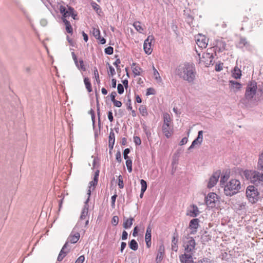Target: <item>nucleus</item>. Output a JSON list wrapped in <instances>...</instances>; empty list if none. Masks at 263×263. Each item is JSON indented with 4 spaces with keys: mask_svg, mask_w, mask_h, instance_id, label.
<instances>
[{
    "mask_svg": "<svg viewBox=\"0 0 263 263\" xmlns=\"http://www.w3.org/2000/svg\"><path fill=\"white\" fill-rule=\"evenodd\" d=\"M177 74L188 83H193L196 74L195 66L193 63L187 62L180 65L177 69Z\"/></svg>",
    "mask_w": 263,
    "mask_h": 263,
    "instance_id": "1",
    "label": "nucleus"
},
{
    "mask_svg": "<svg viewBox=\"0 0 263 263\" xmlns=\"http://www.w3.org/2000/svg\"><path fill=\"white\" fill-rule=\"evenodd\" d=\"M240 188V182L238 180L231 179L224 185V193L226 196L231 197L239 192Z\"/></svg>",
    "mask_w": 263,
    "mask_h": 263,
    "instance_id": "2",
    "label": "nucleus"
},
{
    "mask_svg": "<svg viewBox=\"0 0 263 263\" xmlns=\"http://www.w3.org/2000/svg\"><path fill=\"white\" fill-rule=\"evenodd\" d=\"M257 186L250 185L246 189V196L249 201L252 204L256 203L260 198V193Z\"/></svg>",
    "mask_w": 263,
    "mask_h": 263,
    "instance_id": "3",
    "label": "nucleus"
},
{
    "mask_svg": "<svg viewBox=\"0 0 263 263\" xmlns=\"http://www.w3.org/2000/svg\"><path fill=\"white\" fill-rule=\"evenodd\" d=\"M257 83L255 81L248 82L245 93V98L242 100L244 102L251 101L255 96L257 90Z\"/></svg>",
    "mask_w": 263,
    "mask_h": 263,
    "instance_id": "4",
    "label": "nucleus"
},
{
    "mask_svg": "<svg viewBox=\"0 0 263 263\" xmlns=\"http://www.w3.org/2000/svg\"><path fill=\"white\" fill-rule=\"evenodd\" d=\"M219 198L218 195L213 192L210 193L205 197L204 201L209 208H214L219 206Z\"/></svg>",
    "mask_w": 263,
    "mask_h": 263,
    "instance_id": "5",
    "label": "nucleus"
},
{
    "mask_svg": "<svg viewBox=\"0 0 263 263\" xmlns=\"http://www.w3.org/2000/svg\"><path fill=\"white\" fill-rule=\"evenodd\" d=\"M236 47L243 51L245 49L249 51H251L253 50V46L247 41V39L243 36L240 37L239 41L236 44Z\"/></svg>",
    "mask_w": 263,
    "mask_h": 263,
    "instance_id": "6",
    "label": "nucleus"
},
{
    "mask_svg": "<svg viewBox=\"0 0 263 263\" xmlns=\"http://www.w3.org/2000/svg\"><path fill=\"white\" fill-rule=\"evenodd\" d=\"M212 49L210 48L207 50L206 52H204L202 54V58L204 60L203 62L206 67H209L211 65H213L214 62L213 61L214 57L212 53Z\"/></svg>",
    "mask_w": 263,
    "mask_h": 263,
    "instance_id": "7",
    "label": "nucleus"
},
{
    "mask_svg": "<svg viewBox=\"0 0 263 263\" xmlns=\"http://www.w3.org/2000/svg\"><path fill=\"white\" fill-rule=\"evenodd\" d=\"M59 11L62 15V18L66 19L67 17H69L71 16L72 12H74V8L68 5L66 7L61 5L59 7Z\"/></svg>",
    "mask_w": 263,
    "mask_h": 263,
    "instance_id": "8",
    "label": "nucleus"
},
{
    "mask_svg": "<svg viewBox=\"0 0 263 263\" xmlns=\"http://www.w3.org/2000/svg\"><path fill=\"white\" fill-rule=\"evenodd\" d=\"M183 243L184 248V251L186 253H193L196 245L194 238H191V240H188L187 241Z\"/></svg>",
    "mask_w": 263,
    "mask_h": 263,
    "instance_id": "9",
    "label": "nucleus"
},
{
    "mask_svg": "<svg viewBox=\"0 0 263 263\" xmlns=\"http://www.w3.org/2000/svg\"><path fill=\"white\" fill-rule=\"evenodd\" d=\"M154 40L153 35H149L147 38L144 41L143 45V49L146 54H150L152 52V42Z\"/></svg>",
    "mask_w": 263,
    "mask_h": 263,
    "instance_id": "10",
    "label": "nucleus"
},
{
    "mask_svg": "<svg viewBox=\"0 0 263 263\" xmlns=\"http://www.w3.org/2000/svg\"><path fill=\"white\" fill-rule=\"evenodd\" d=\"M200 220L198 218H193L190 220L189 228L191 230L190 234L195 235L199 227Z\"/></svg>",
    "mask_w": 263,
    "mask_h": 263,
    "instance_id": "11",
    "label": "nucleus"
},
{
    "mask_svg": "<svg viewBox=\"0 0 263 263\" xmlns=\"http://www.w3.org/2000/svg\"><path fill=\"white\" fill-rule=\"evenodd\" d=\"M221 174L220 170H218L214 172L212 176L210 178L208 184V187L212 188L217 183L218 179Z\"/></svg>",
    "mask_w": 263,
    "mask_h": 263,
    "instance_id": "12",
    "label": "nucleus"
},
{
    "mask_svg": "<svg viewBox=\"0 0 263 263\" xmlns=\"http://www.w3.org/2000/svg\"><path fill=\"white\" fill-rule=\"evenodd\" d=\"M226 43L225 42H224L222 40H217L216 41V45L213 47V51H214V52L216 53V52H222L225 50H226Z\"/></svg>",
    "mask_w": 263,
    "mask_h": 263,
    "instance_id": "13",
    "label": "nucleus"
},
{
    "mask_svg": "<svg viewBox=\"0 0 263 263\" xmlns=\"http://www.w3.org/2000/svg\"><path fill=\"white\" fill-rule=\"evenodd\" d=\"M203 141V131L199 130L198 132V135L192 142L190 146L188 148V151H191L196 145H201Z\"/></svg>",
    "mask_w": 263,
    "mask_h": 263,
    "instance_id": "14",
    "label": "nucleus"
},
{
    "mask_svg": "<svg viewBox=\"0 0 263 263\" xmlns=\"http://www.w3.org/2000/svg\"><path fill=\"white\" fill-rule=\"evenodd\" d=\"M193 253H185L179 256L181 263H193Z\"/></svg>",
    "mask_w": 263,
    "mask_h": 263,
    "instance_id": "15",
    "label": "nucleus"
},
{
    "mask_svg": "<svg viewBox=\"0 0 263 263\" xmlns=\"http://www.w3.org/2000/svg\"><path fill=\"white\" fill-rule=\"evenodd\" d=\"M190 206L192 209H187L186 215L191 217H196L200 213L198 206L195 204H192Z\"/></svg>",
    "mask_w": 263,
    "mask_h": 263,
    "instance_id": "16",
    "label": "nucleus"
},
{
    "mask_svg": "<svg viewBox=\"0 0 263 263\" xmlns=\"http://www.w3.org/2000/svg\"><path fill=\"white\" fill-rule=\"evenodd\" d=\"M208 39L204 35H200V37L196 40L197 45L201 48H205L208 45Z\"/></svg>",
    "mask_w": 263,
    "mask_h": 263,
    "instance_id": "17",
    "label": "nucleus"
},
{
    "mask_svg": "<svg viewBox=\"0 0 263 263\" xmlns=\"http://www.w3.org/2000/svg\"><path fill=\"white\" fill-rule=\"evenodd\" d=\"M164 252H165L164 246L163 244L161 243L159 246L157 257L156 259V261L157 263H160L161 261V260L163 259V255L164 254Z\"/></svg>",
    "mask_w": 263,
    "mask_h": 263,
    "instance_id": "18",
    "label": "nucleus"
},
{
    "mask_svg": "<svg viewBox=\"0 0 263 263\" xmlns=\"http://www.w3.org/2000/svg\"><path fill=\"white\" fill-rule=\"evenodd\" d=\"M134 221L135 219L133 217H130L129 218H127L126 217H124L123 227L125 229H130L132 227Z\"/></svg>",
    "mask_w": 263,
    "mask_h": 263,
    "instance_id": "19",
    "label": "nucleus"
},
{
    "mask_svg": "<svg viewBox=\"0 0 263 263\" xmlns=\"http://www.w3.org/2000/svg\"><path fill=\"white\" fill-rule=\"evenodd\" d=\"M178 234L177 232V230H175V232L173 233V238L172 240V250L175 252H177L178 250Z\"/></svg>",
    "mask_w": 263,
    "mask_h": 263,
    "instance_id": "20",
    "label": "nucleus"
},
{
    "mask_svg": "<svg viewBox=\"0 0 263 263\" xmlns=\"http://www.w3.org/2000/svg\"><path fill=\"white\" fill-rule=\"evenodd\" d=\"M229 85L230 88L233 89V91L235 92L239 90L242 87L241 83L233 80L229 81Z\"/></svg>",
    "mask_w": 263,
    "mask_h": 263,
    "instance_id": "21",
    "label": "nucleus"
},
{
    "mask_svg": "<svg viewBox=\"0 0 263 263\" xmlns=\"http://www.w3.org/2000/svg\"><path fill=\"white\" fill-rule=\"evenodd\" d=\"M72 233L68 237L67 240L71 243H75L79 240L80 235L78 232H76L74 234H72Z\"/></svg>",
    "mask_w": 263,
    "mask_h": 263,
    "instance_id": "22",
    "label": "nucleus"
},
{
    "mask_svg": "<svg viewBox=\"0 0 263 263\" xmlns=\"http://www.w3.org/2000/svg\"><path fill=\"white\" fill-rule=\"evenodd\" d=\"M100 171L99 170H97L94 175L93 180L90 181L89 182L90 186L89 188L90 189L91 186H93V190L95 189L96 187V186L98 184V179H99V176Z\"/></svg>",
    "mask_w": 263,
    "mask_h": 263,
    "instance_id": "23",
    "label": "nucleus"
},
{
    "mask_svg": "<svg viewBox=\"0 0 263 263\" xmlns=\"http://www.w3.org/2000/svg\"><path fill=\"white\" fill-rule=\"evenodd\" d=\"M87 195H88V198L84 202V206H83L82 212H85V213H86L88 214V209H89L88 202L90 200V197L91 195V191H90V189L87 191Z\"/></svg>",
    "mask_w": 263,
    "mask_h": 263,
    "instance_id": "24",
    "label": "nucleus"
},
{
    "mask_svg": "<svg viewBox=\"0 0 263 263\" xmlns=\"http://www.w3.org/2000/svg\"><path fill=\"white\" fill-rule=\"evenodd\" d=\"M62 21L65 25V28L66 31L70 34H72L73 32V29L71 25V24L69 21L64 18H62Z\"/></svg>",
    "mask_w": 263,
    "mask_h": 263,
    "instance_id": "25",
    "label": "nucleus"
},
{
    "mask_svg": "<svg viewBox=\"0 0 263 263\" xmlns=\"http://www.w3.org/2000/svg\"><path fill=\"white\" fill-rule=\"evenodd\" d=\"M232 73L233 77L236 79H240L241 76V71L237 67H234Z\"/></svg>",
    "mask_w": 263,
    "mask_h": 263,
    "instance_id": "26",
    "label": "nucleus"
},
{
    "mask_svg": "<svg viewBox=\"0 0 263 263\" xmlns=\"http://www.w3.org/2000/svg\"><path fill=\"white\" fill-rule=\"evenodd\" d=\"M69 251L70 249H67L66 251L61 250L58 256L57 260L61 261Z\"/></svg>",
    "mask_w": 263,
    "mask_h": 263,
    "instance_id": "27",
    "label": "nucleus"
},
{
    "mask_svg": "<svg viewBox=\"0 0 263 263\" xmlns=\"http://www.w3.org/2000/svg\"><path fill=\"white\" fill-rule=\"evenodd\" d=\"M84 82L86 88L89 92L92 91L91 84L88 78L85 77L84 79Z\"/></svg>",
    "mask_w": 263,
    "mask_h": 263,
    "instance_id": "28",
    "label": "nucleus"
},
{
    "mask_svg": "<svg viewBox=\"0 0 263 263\" xmlns=\"http://www.w3.org/2000/svg\"><path fill=\"white\" fill-rule=\"evenodd\" d=\"M128 246L130 249L136 251L138 248V244L135 239L131 240L128 242Z\"/></svg>",
    "mask_w": 263,
    "mask_h": 263,
    "instance_id": "29",
    "label": "nucleus"
},
{
    "mask_svg": "<svg viewBox=\"0 0 263 263\" xmlns=\"http://www.w3.org/2000/svg\"><path fill=\"white\" fill-rule=\"evenodd\" d=\"M170 125L166 124H163L162 126V132L166 137L168 138L170 136V133L168 130Z\"/></svg>",
    "mask_w": 263,
    "mask_h": 263,
    "instance_id": "30",
    "label": "nucleus"
},
{
    "mask_svg": "<svg viewBox=\"0 0 263 263\" xmlns=\"http://www.w3.org/2000/svg\"><path fill=\"white\" fill-rule=\"evenodd\" d=\"M133 26L136 30L140 33H142L144 30L143 27L141 26V23L139 22H134Z\"/></svg>",
    "mask_w": 263,
    "mask_h": 263,
    "instance_id": "31",
    "label": "nucleus"
},
{
    "mask_svg": "<svg viewBox=\"0 0 263 263\" xmlns=\"http://www.w3.org/2000/svg\"><path fill=\"white\" fill-rule=\"evenodd\" d=\"M229 177H230L229 174H227V173H226L223 175H222L221 176V178H220V184L221 185H224L225 183L227 181Z\"/></svg>",
    "mask_w": 263,
    "mask_h": 263,
    "instance_id": "32",
    "label": "nucleus"
},
{
    "mask_svg": "<svg viewBox=\"0 0 263 263\" xmlns=\"http://www.w3.org/2000/svg\"><path fill=\"white\" fill-rule=\"evenodd\" d=\"M76 66L79 70H81L83 71H85L86 70V67L84 63V61L82 59L79 60V61L78 63V66Z\"/></svg>",
    "mask_w": 263,
    "mask_h": 263,
    "instance_id": "33",
    "label": "nucleus"
},
{
    "mask_svg": "<svg viewBox=\"0 0 263 263\" xmlns=\"http://www.w3.org/2000/svg\"><path fill=\"white\" fill-rule=\"evenodd\" d=\"M153 69L154 70V76H155V79L158 82H160L162 81V79L160 77L158 71L155 68L154 66H153Z\"/></svg>",
    "mask_w": 263,
    "mask_h": 263,
    "instance_id": "34",
    "label": "nucleus"
},
{
    "mask_svg": "<svg viewBox=\"0 0 263 263\" xmlns=\"http://www.w3.org/2000/svg\"><path fill=\"white\" fill-rule=\"evenodd\" d=\"M108 143H115V133L114 132V130H113V129L112 128H111L110 129V133H109V137H108Z\"/></svg>",
    "mask_w": 263,
    "mask_h": 263,
    "instance_id": "35",
    "label": "nucleus"
},
{
    "mask_svg": "<svg viewBox=\"0 0 263 263\" xmlns=\"http://www.w3.org/2000/svg\"><path fill=\"white\" fill-rule=\"evenodd\" d=\"M139 111L142 116H146L148 115L147 109L145 106L141 105L139 108Z\"/></svg>",
    "mask_w": 263,
    "mask_h": 263,
    "instance_id": "36",
    "label": "nucleus"
},
{
    "mask_svg": "<svg viewBox=\"0 0 263 263\" xmlns=\"http://www.w3.org/2000/svg\"><path fill=\"white\" fill-rule=\"evenodd\" d=\"M151 232H152V229L151 228V226H148L146 229L145 239L151 240V237H152Z\"/></svg>",
    "mask_w": 263,
    "mask_h": 263,
    "instance_id": "37",
    "label": "nucleus"
},
{
    "mask_svg": "<svg viewBox=\"0 0 263 263\" xmlns=\"http://www.w3.org/2000/svg\"><path fill=\"white\" fill-rule=\"evenodd\" d=\"M91 6L97 13H99V12H101V9L100 8V6L98 5L96 2H91Z\"/></svg>",
    "mask_w": 263,
    "mask_h": 263,
    "instance_id": "38",
    "label": "nucleus"
},
{
    "mask_svg": "<svg viewBox=\"0 0 263 263\" xmlns=\"http://www.w3.org/2000/svg\"><path fill=\"white\" fill-rule=\"evenodd\" d=\"M126 165L129 173H131L133 171L132 168V160L130 159H126Z\"/></svg>",
    "mask_w": 263,
    "mask_h": 263,
    "instance_id": "39",
    "label": "nucleus"
},
{
    "mask_svg": "<svg viewBox=\"0 0 263 263\" xmlns=\"http://www.w3.org/2000/svg\"><path fill=\"white\" fill-rule=\"evenodd\" d=\"M163 124H169L171 122V119L170 115L168 113H165L163 115Z\"/></svg>",
    "mask_w": 263,
    "mask_h": 263,
    "instance_id": "40",
    "label": "nucleus"
},
{
    "mask_svg": "<svg viewBox=\"0 0 263 263\" xmlns=\"http://www.w3.org/2000/svg\"><path fill=\"white\" fill-rule=\"evenodd\" d=\"M142 71V68H141L140 67H138V66H136L135 67L133 68V72L134 74V76L136 77V76H140L141 74H140V71Z\"/></svg>",
    "mask_w": 263,
    "mask_h": 263,
    "instance_id": "41",
    "label": "nucleus"
},
{
    "mask_svg": "<svg viewBox=\"0 0 263 263\" xmlns=\"http://www.w3.org/2000/svg\"><path fill=\"white\" fill-rule=\"evenodd\" d=\"M140 184L141 185V190H142V192H145L147 187L146 181L144 179H141Z\"/></svg>",
    "mask_w": 263,
    "mask_h": 263,
    "instance_id": "42",
    "label": "nucleus"
},
{
    "mask_svg": "<svg viewBox=\"0 0 263 263\" xmlns=\"http://www.w3.org/2000/svg\"><path fill=\"white\" fill-rule=\"evenodd\" d=\"M121 63V61L120 59L118 58L116 60V61L113 63L114 65L116 66L117 68V72L118 73H120L121 71V69L120 68V66H119V64Z\"/></svg>",
    "mask_w": 263,
    "mask_h": 263,
    "instance_id": "43",
    "label": "nucleus"
},
{
    "mask_svg": "<svg viewBox=\"0 0 263 263\" xmlns=\"http://www.w3.org/2000/svg\"><path fill=\"white\" fill-rule=\"evenodd\" d=\"M206 233L207 232L205 231L204 233L201 236V239L202 240V241L208 242L209 240H211V236H210L209 235H206Z\"/></svg>",
    "mask_w": 263,
    "mask_h": 263,
    "instance_id": "44",
    "label": "nucleus"
},
{
    "mask_svg": "<svg viewBox=\"0 0 263 263\" xmlns=\"http://www.w3.org/2000/svg\"><path fill=\"white\" fill-rule=\"evenodd\" d=\"M105 53L107 55H111L114 52V48L111 46H108L104 50Z\"/></svg>",
    "mask_w": 263,
    "mask_h": 263,
    "instance_id": "45",
    "label": "nucleus"
},
{
    "mask_svg": "<svg viewBox=\"0 0 263 263\" xmlns=\"http://www.w3.org/2000/svg\"><path fill=\"white\" fill-rule=\"evenodd\" d=\"M93 72H94V75H95L96 81H97V83L99 84L100 83V80L99 79V72H98V69L96 67H94Z\"/></svg>",
    "mask_w": 263,
    "mask_h": 263,
    "instance_id": "46",
    "label": "nucleus"
},
{
    "mask_svg": "<svg viewBox=\"0 0 263 263\" xmlns=\"http://www.w3.org/2000/svg\"><path fill=\"white\" fill-rule=\"evenodd\" d=\"M257 87L258 92L260 93V97L261 99H263V83L258 85Z\"/></svg>",
    "mask_w": 263,
    "mask_h": 263,
    "instance_id": "47",
    "label": "nucleus"
},
{
    "mask_svg": "<svg viewBox=\"0 0 263 263\" xmlns=\"http://www.w3.org/2000/svg\"><path fill=\"white\" fill-rule=\"evenodd\" d=\"M92 33L93 36L96 37V39L97 38L100 37V31L99 29L93 28L92 31Z\"/></svg>",
    "mask_w": 263,
    "mask_h": 263,
    "instance_id": "48",
    "label": "nucleus"
},
{
    "mask_svg": "<svg viewBox=\"0 0 263 263\" xmlns=\"http://www.w3.org/2000/svg\"><path fill=\"white\" fill-rule=\"evenodd\" d=\"M130 152V150L129 148H126L124 150L123 154L124 159L126 160L130 159L129 157L128 156V154H129Z\"/></svg>",
    "mask_w": 263,
    "mask_h": 263,
    "instance_id": "49",
    "label": "nucleus"
},
{
    "mask_svg": "<svg viewBox=\"0 0 263 263\" xmlns=\"http://www.w3.org/2000/svg\"><path fill=\"white\" fill-rule=\"evenodd\" d=\"M118 186L120 189H123L124 187L123 180L121 175H119L118 177Z\"/></svg>",
    "mask_w": 263,
    "mask_h": 263,
    "instance_id": "50",
    "label": "nucleus"
},
{
    "mask_svg": "<svg viewBox=\"0 0 263 263\" xmlns=\"http://www.w3.org/2000/svg\"><path fill=\"white\" fill-rule=\"evenodd\" d=\"M117 196V195L115 194L111 197V206L112 209L115 208V202Z\"/></svg>",
    "mask_w": 263,
    "mask_h": 263,
    "instance_id": "51",
    "label": "nucleus"
},
{
    "mask_svg": "<svg viewBox=\"0 0 263 263\" xmlns=\"http://www.w3.org/2000/svg\"><path fill=\"white\" fill-rule=\"evenodd\" d=\"M118 92L120 95H122L124 92V86L121 84H118L117 86Z\"/></svg>",
    "mask_w": 263,
    "mask_h": 263,
    "instance_id": "52",
    "label": "nucleus"
},
{
    "mask_svg": "<svg viewBox=\"0 0 263 263\" xmlns=\"http://www.w3.org/2000/svg\"><path fill=\"white\" fill-rule=\"evenodd\" d=\"M127 97L128 98V100H127V102L126 103L127 109L128 110H132V103H131V99L130 98L129 95H128L127 96Z\"/></svg>",
    "mask_w": 263,
    "mask_h": 263,
    "instance_id": "53",
    "label": "nucleus"
},
{
    "mask_svg": "<svg viewBox=\"0 0 263 263\" xmlns=\"http://www.w3.org/2000/svg\"><path fill=\"white\" fill-rule=\"evenodd\" d=\"M97 115L98 117V120H99V125H100V107H99V101L98 99L97 100Z\"/></svg>",
    "mask_w": 263,
    "mask_h": 263,
    "instance_id": "54",
    "label": "nucleus"
},
{
    "mask_svg": "<svg viewBox=\"0 0 263 263\" xmlns=\"http://www.w3.org/2000/svg\"><path fill=\"white\" fill-rule=\"evenodd\" d=\"M119 222V217L117 216H114L111 219V223L114 226H116Z\"/></svg>",
    "mask_w": 263,
    "mask_h": 263,
    "instance_id": "55",
    "label": "nucleus"
},
{
    "mask_svg": "<svg viewBox=\"0 0 263 263\" xmlns=\"http://www.w3.org/2000/svg\"><path fill=\"white\" fill-rule=\"evenodd\" d=\"M134 141L136 145H139L141 144V139L138 136H134Z\"/></svg>",
    "mask_w": 263,
    "mask_h": 263,
    "instance_id": "56",
    "label": "nucleus"
},
{
    "mask_svg": "<svg viewBox=\"0 0 263 263\" xmlns=\"http://www.w3.org/2000/svg\"><path fill=\"white\" fill-rule=\"evenodd\" d=\"M156 93L155 90L153 88H148L147 89L146 95L149 96L151 95H155Z\"/></svg>",
    "mask_w": 263,
    "mask_h": 263,
    "instance_id": "57",
    "label": "nucleus"
},
{
    "mask_svg": "<svg viewBox=\"0 0 263 263\" xmlns=\"http://www.w3.org/2000/svg\"><path fill=\"white\" fill-rule=\"evenodd\" d=\"M107 65L108 66V68L109 70L110 75L111 76H114L116 74V72H115V70L114 68L111 65H110L109 64V63H107Z\"/></svg>",
    "mask_w": 263,
    "mask_h": 263,
    "instance_id": "58",
    "label": "nucleus"
},
{
    "mask_svg": "<svg viewBox=\"0 0 263 263\" xmlns=\"http://www.w3.org/2000/svg\"><path fill=\"white\" fill-rule=\"evenodd\" d=\"M223 65L222 63H219V64H216L215 65V70L216 71H220L223 69Z\"/></svg>",
    "mask_w": 263,
    "mask_h": 263,
    "instance_id": "59",
    "label": "nucleus"
},
{
    "mask_svg": "<svg viewBox=\"0 0 263 263\" xmlns=\"http://www.w3.org/2000/svg\"><path fill=\"white\" fill-rule=\"evenodd\" d=\"M190 233L186 235H184L182 237V242L183 243L187 241L188 240H191V238H194L193 237L190 236Z\"/></svg>",
    "mask_w": 263,
    "mask_h": 263,
    "instance_id": "60",
    "label": "nucleus"
},
{
    "mask_svg": "<svg viewBox=\"0 0 263 263\" xmlns=\"http://www.w3.org/2000/svg\"><path fill=\"white\" fill-rule=\"evenodd\" d=\"M116 159L119 163H120L122 161L121 153L119 151H118L116 154Z\"/></svg>",
    "mask_w": 263,
    "mask_h": 263,
    "instance_id": "61",
    "label": "nucleus"
},
{
    "mask_svg": "<svg viewBox=\"0 0 263 263\" xmlns=\"http://www.w3.org/2000/svg\"><path fill=\"white\" fill-rule=\"evenodd\" d=\"M186 21L188 24H189L191 25V24L192 23L193 21L194 20V17L191 15L189 14L186 18Z\"/></svg>",
    "mask_w": 263,
    "mask_h": 263,
    "instance_id": "62",
    "label": "nucleus"
},
{
    "mask_svg": "<svg viewBox=\"0 0 263 263\" xmlns=\"http://www.w3.org/2000/svg\"><path fill=\"white\" fill-rule=\"evenodd\" d=\"M84 260H85L84 256L81 255L76 260L75 263H83Z\"/></svg>",
    "mask_w": 263,
    "mask_h": 263,
    "instance_id": "63",
    "label": "nucleus"
},
{
    "mask_svg": "<svg viewBox=\"0 0 263 263\" xmlns=\"http://www.w3.org/2000/svg\"><path fill=\"white\" fill-rule=\"evenodd\" d=\"M210 259L208 258H203L198 260V263H210Z\"/></svg>",
    "mask_w": 263,
    "mask_h": 263,
    "instance_id": "64",
    "label": "nucleus"
}]
</instances>
